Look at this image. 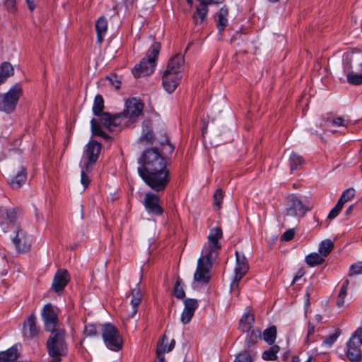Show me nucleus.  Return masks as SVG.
Here are the masks:
<instances>
[{
    "label": "nucleus",
    "instance_id": "1",
    "mask_svg": "<svg viewBox=\"0 0 362 362\" xmlns=\"http://www.w3.org/2000/svg\"><path fill=\"white\" fill-rule=\"evenodd\" d=\"M139 163L137 170L144 182L155 192L164 191L170 180L167 158L157 148H151L142 153Z\"/></svg>",
    "mask_w": 362,
    "mask_h": 362
},
{
    "label": "nucleus",
    "instance_id": "2",
    "mask_svg": "<svg viewBox=\"0 0 362 362\" xmlns=\"http://www.w3.org/2000/svg\"><path fill=\"white\" fill-rule=\"evenodd\" d=\"M223 233L221 228L216 227L210 230L207 242L204 245L201 257L197 261V266L194 274V281L200 284H206L209 281V271L212 267V261L217 257L221 249L220 239Z\"/></svg>",
    "mask_w": 362,
    "mask_h": 362
},
{
    "label": "nucleus",
    "instance_id": "3",
    "mask_svg": "<svg viewBox=\"0 0 362 362\" xmlns=\"http://www.w3.org/2000/svg\"><path fill=\"white\" fill-rule=\"evenodd\" d=\"M100 117V123L95 119H91V129L94 134L103 137L104 139H108L109 136L103 132L100 124L107 128L110 132H114L117 129L124 127L123 119L119 113L111 115L107 112H103Z\"/></svg>",
    "mask_w": 362,
    "mask_h": 362
},
{
    "label": "nucleus",
    "instance_id": "4",
    "mask_svg": "<svg viewBox=\"0 0 362 362\" xmlns=\"http://www.w3.org/2000/svg\"><path fill=\"white\" fill-rule=\"evenodd\" d=\"M160 47V44L158 42L153 43L147 52L146 57L143 58L133 69L132 74L134 77L146 76L154 71Z\"/></svg>",
    "mask_w": 362,
    "mask_h": 362
},
{
    "label": "nucleus",
    "instance_id": "5",
    "mask_svg": "<svg viewBox=\"0 0 362 362\" xmlns=\"http://www.w3.org/2000/svg\"><path fill=\"white\" fill-rule=\"evenodd\" d=\"M49 355L52 362H60L61 357L67 353V345L65 342V332L64 329L57 328V331L51 332L47 341Z\"/></svg>",
    "mask_w": 362,
    "mask_h": 362
},
{
    "label": "nucleus",
    "instance_id": "6",
    "mask_svg": "<svg viewBox=\"0 0 362 362\" xmlns=\"http://www.w3.org/2000/svg\"><path fill=\"white\" fill-rule=\"evenodd\" d=\"M100 332L103 340L107 349L118 351L122 348L123 340L116 327L110 323L102 325Z\"/></svg>",
    "mask_w": 362,
    "mask_h": 362
},
{
    "label": "nucleus",
    "instance_id": "7",
    "mask_svg": "<svg viewBox=\"0 0 362 362\" xmlns=\"http://www.w3.org/2000/svg\"><path fill=\"white\" fill-rule=\"evenodd\" d=\"M144 106V103L139 99L136 98L128 99L123 112L119 113L123 119L124 126L129 127L136 122L143 112Z\"/></svg>",
    "mask_w": 362,
    "mask_h": 362
},
{
    "label": "nucleus",
    "instance_id": "8",
    "mask_svg": "<svg viewBox=\"0 0 362 362\" xmlns=\"http://www.w3.org/2000/svg\"><path fill=\"white\" fill-rule=\"evenodd\" d=\"M313 209V204L303 202L300 197L291 194L287 197L286 216L303 217Z\"/></svg>",
    "mask_w": 362,
    "mask_h": 362
},
{
    "label": "nucleus",
    "instance_id": "9",
    "mask_svg": "<svg viewBox=\"0 0 362 362\" xmlns=\"http://www.w3.org/2000/svg\"><path fill=\"white\" fill-rule=\"evenodd\" d=\"M21 95L22 88L18 83L13 86L7 93L0 94V111L11 113L15 110Z\"/></svg>",
    "mask_w": 362,
    "mask_h": 362
},
{
    "label": "nucleus",
    "instance_id": "10",
    "mask_svg": "<svg viewBox=\"0 0 362 362\" xmlns=\"http://www.w3.org/2000/svg\"><path fill=\"white\" fill-rule=\"evenodd\" d=\"M362 327L357 329L347 343L346 356L351 361L358 362L362 359Z\"/></svg>",
    "mask_w": 362,
    "mask_h": 362
},
{
    "label": "nucleus",
    "instance_id": "11",
    "mask_svg": "<svg viewBox=\"0 0 362 362\" xmlns=\"http://www.w3.org/2000/svg\"><path fill=\"white\" fill-rule=\"evenodd\" d=\"M41 315L47 331L52 332L60 328L57 307L50 303L45 305L42 310Z\"/></svg>",
    "mask_w": 362,
    "mask_h": 362
},
{
    "label": "nucleus",
    "instance_id": "12",
    "mask_svg": "<svg viewBox=\"0 0 362 362\" xmlns=\"http://www.w3.org/2000/svg\"><path fill=\"white\" fill-rule=\"evenodd\" d=\"M235 255L236 264L234 268V278L230 284V290L232 291L238 289L239 281L249 270V266L245 256L240 255L238 251L235 252Z\"/></svg>",
    "mask_w": 362,
    "mask_h": 362
},
{
    "label": "nucleus",
    "instance_id": "13",
    "mask_svg": "<svg viewBox=\"0 0 362 362\" xmlns=\"http://www.w3.org/2000/svg\"><path fill=\"white\" fill-rule=\"evenodd\" d=\"M100 150V144L95 141H91L87 144L86 149L83 157V159H84L83 165L86 166V171H90L92 165L98 160Z\"/></svg>",
    "mask_w": 362,
    "mask_h": 362
},
{
    "label": "nucleus",
    "instance_id": "14",
    "mask_svg": "<svg viewBox=\"0 0 362 362\" xmlns=\"http://www.w3.org/2000/svg\"><path fill=\"white\" fill-rule=\"evenodd\" d=\"M146 211L154 216H160L163 213V209L160 205L159 197L152 192H148L145 194L143 202Z\"/></svg>",
    "mask_w": 362,
    "mask_h": 362
},
{
    "label": "nucleus",
    "instance_id": "15",
    "mask_svg": "<svg viewBox=\"0 0 362 362\" xmlns=\"http://www.w3.org/2000/svg\"><path fill=\"white\" fill-rule=\"evenodd\" d=\"M16 218V212L13 208L0 209V226L5 233L8 230L10 227H15Z\"/></svg>",
    "mask_w": 362,
    "mask_h": 362
},
{
    "label": "nucleus",
    "instance_id": "16",
    "mask_svg": "<svg viewBox=\"0 0 362 362\" xmlns=\"http://www.w3.org/2000/svg\"><path fill=\"white\" fill-rule=\"evenodd\" d=\"M132 299L130 302V308H127L122 313V318L124 320H129L134 317L137 313L138 306L141 302L142 294L139 288H134L131 292Z\"/></svg>",
    "mask_w": 362,
    "mask_h": 362
},
{
    "label": "nucleus",
    "instance_id": "17",
    "mask_svg": "<svg viewBox=\"0 0 362 362\" xmlns=\"http://www.w3.org/2000/svg\"><path fill=\"white\" fill-rule=\"evenodd\" d=\"M182 78V74L173 72L169 70H165L163 74L162 83L164 89L171 93L178 86Z\"/></svg>",
    "mask_w": 362,
    "mask_h": 362
},
{
    "label": "nucleus",
    "instance_id": "18",
    "mask_svg": "<svg viewBox=\"0 0 362 362\" xmlns=\"http://www.w3.org/2000/svg\"><path fill=\"white\" fill-rule=\"evenodd\" d=\"M13 243L19 252H25L30 248L31 238L25 231L16 228V235L13 238Z\"/></svg>",
    "mask_w": 362,
    "mask_h": 362
},
{
    "label": "nucleus",
    "instance_id": "19",
    "mask_svg": "<svg viewBox=\"0 0 362 362\" xmlns=\"http://www.w3.org/2000/svg\"><path fill=\"white\" fill-rule=\"evenodd\" d=\"M69 280L70 276L66 270H58L54 276L52 284V289L56 293L62 291L67 285Z\"/></svg>",
    "mask_w": 362,
    "mask_h": 362
},
{
    "label": "nucleus",
    "instance_id": "20",
    "mask_svg": "<svg viewBox=\"0 0 362 362\" xmlns=\"http://www.w3.org/2000/svg\"><path fill=\"white\" fill-rule=\"evenodd\" d=\"M39 329L36 325V319L33 315L29 316L23 323V334L25 338L31 339L37 335Z\"/></svg>",
    "mask_w": 362,
    "mask_h": 362
},
{
    "label": "nucleus",
    "instance_id": "21",
    "mask_svg": "<svg viewBox=\"0 0 362 362\" xmlns=\"http://www.w3.org/2000/svg\"><path fill=\"white\" fill-rule=\"evenodd\" d=\"M185 65V58L181 54H176L170 59L165 70L182 74Z\"/></svg>",
    "mask_w": 362,
    "mask_h": 362
},
{
    "label": "nucleus",
    "instance_id": "22",
    "mask_svg": "<svg viewBox=\"0 0 362 362\" xmlns=\"http://www.w3.org/2000/svg\"><path fill=\"white\" fill-rule=\"evenodd\" d=\"M228 9L226 6H223L220 8L218 12L215 15V21L216 23V27L219 32L225 30L228 25Z\"/></svg>",
    "mask_w": 362,
    "mask_h": 362
},
{
    "label": "nucleus",
    "instance_id": "23",
    "mask_svg": "<svg viewBox=\"0 0 362 362\" xmlns=\"http://www.w3.org/2000/svg\"><path fill=\"white\" fill-rule=\"evenodd\" d=\"M95 30L97 33V41L98 43H102L104 36L105 35L107 30V21L103 16L100 17L95 23Z\"/></svg>",
    "mask_w": 362,
    "mask_h": 362
},
{
    "label": "nucleus",
    "instance_id": "24",
    "mask_svg": "<svg viewBox=\"0 0 362 362\" xmlns=\"http://www.w3.org/2000/svg\"><path fill=\"white\" fill-rule=\"evenodd\" d=\"M27 173L23 167H21L17 171L16 175L11 180V185L13 189H19L25 182Z\"/></svg>",
    "mask_w": 362,
    "mask_h": 362
},
{
    "label": "nucleus",
    "instance_id": "25",
    "mask_svg": "<svg viewBox=\"0 0 362 362\" xmlns=\"http://www.w3.org/2000/svg\"><path fill=\"white\" fill-rule=\"evenodd\" d=\"M254 320V316L251 313H244L240 320L239 328L243 332H248L252 327Z\"/></svg>",
    "mask_w": 362,
    "mask_h": 362
},
{
    "label": "nucleus",
    "instance_id": "26",
    "mask_svg": "<svg viewBox=\"0 0 362 362\" xmlns=\"http://www.w3.org/2000/svg\"><path fill=\"white\" fill-rule=\"evenodd\" d=\"M175 344V342L174 339H172L171 341L168 343V337L164 335L161 341L158 344L156 354H163L165 352H170L174 349Z\"/></svg>",
    "mask_w": 362,
    "mask_h": 362
},
{
    "label": "nucleus",
    "instance_id": "27",
    "mask_svg": "<svg viewBox=\"0 0 362 362\" xmlns=\"http://www.w3.org/2000/svg\"><path fill=\"white\" fill-rule=\"evenodd\" d=\"M208 12V7L199 3V6L197 7L196 12L193 15L194 23L197 25L202 24L206 19Z\"/></svg>",
    "mask_w": 362,
    "mask_h": 362
},
{
    "label": "nucleus",
    "instance_id": "28",
    "mask_svg": "<svg viewBox=\"0 0 362 362\" xmlns=\"http://www.w3.org/2000/svg\"><path fill=\"white\" fill-rule=\"evenodd\" d=\"M303 163L304 160L303 158L296 153L293 152L289 157V165L291 172L292 173L293 170H297L303 164Z\"/></svg>",
    "mask_w": 362,
    "mask_h": 362
},
{
    "label": "nucleus",
    "instance_id": "29",
    "mask_svg": "<svg viewBox=\"0 0 362 362\" xmlns=\"http://www.w3.org/2000/svg\"><path fill=\"white\" fill-rule=\"evenodd\" d=\"M305 262L308 265L315 267L324 262V257H322L320 253L313 252L306 256Z\"/></svg>",
    "mask_w": 362,
    "mask_h": 362
},
{
    "label": "nucleus",
    "instance_id": "30",
    "mask_svg": "<svg viewBox=\"0 0 362 362\" xmlns=\"http://www.w3.org/2000/svg\"><path fill=\"white\" fill-rule=\"evenodd\" d=\"M276 338V328L275 326H272L266 329L263 332V339L269 344L274 343Z\"/></svg>",
    "mask_w": 362,
    "mask_h": 362
},
{
    "label": "nucleus",
    "instance_id": "31",
    "mask_svg": "<svg viewBox=\"0 0 362 362\" xmlns=\"http://www.w3.org/2000/svg\"><path fill=\"white\" fill-rule=\"evenodd\" d=\"M279 346L274 345L262 354V358L265 361H274L277 358V353L279 351Z\"/></svg>",
    "mask_w": 362,
    "mask_h": 362
},
{
    "label": "nucleus",
    "instance_id": "32",
    "mask_svg": "<svg viewBox=\"0 0 362 362\" xmlns=\"http://www.w3.org/2000/svg\"><path fill=\"white\" fill-rule=\"evenodd\" d=\"M334 247L333 243L330 240L321 242L319 246V252L322 257L328 255Z\"/></svg>",
    "mask_w": 362,
    "mask_h": 362
},
{
    "label": "nucleus",
    "instance_id": "33",
    "mask_svg": "<svg viewBox=\"0 0 362 362\" xmlns=\"http://www.w3.org/2000/svg\"><path fill=\"white\" fill-rule=\"evenodd\" d=\"M104 107L103 98L100 95H97L95 97L94 103L93 105V114L100 116L102 114V111Z\"/></svg>",
    "mask_w": 362,
    "mask_h": 362
},
{
    "label": "nucleus",
    "instance_id": "34",
    "mask_svg": "<svg viewBox=\"0 0 362 362\" xmlns=\"http://www.w3.org/2000/svg\"><path fill=\"white\" fill-rule=\"evenodd\" d=\"M13 74V68L11 64L8 62H4L0 66V78H4V81L6 80L8 77L11 76Z\"/></svg>",
    "mask_w": 362,
    "mask_h": 362
},
{
    "label": "nucleus",
    "instance_id": "35",
    "mask_svg": "<svg viewBox=\"0 0 362 362\" xmlns=\"http://www.w3.org/2000/svg\"><path fill=\"white\" fill-rule=\"evenodd\" d=\"M255 354L250 351L240 353L235 358L234 362H252Z\"/></svg>",
    "mask_w": 362,
    "mask_h": 362
},
{
    "label": "nucleus",
    "instance_id": "36",
    "mask_svg": "<svg viewBox=\"0 0 362 362\" xmlns=\"http://www.w3.org/2000/svg\"><path fill=\"white\" fill-rule=\"evenodd\" d=\"M354 196L355 189L354 188H349L343 192L338 201L344 205L345 203L350 201Z\"/></svg>",
    "mask_w": 362,
    "mask_h": 362
},
{
    "label": "nucleus",
    "instance_id": "37",
    "mask_svg": "<svg viewBox=\"0 0 362 362\" xmlns=\"http://www.w3.org/2000/svg\"><path fill=\"white\" fill-rule=\"evenodd\" d=\"M182 281L181 279L178 278L175 282V285L174 287V295L176 298L179 299H182L185 296V291L182 287Z\"/></svg>",
    "mask_w": 362,
    "mask_h": 362
},
{
    "label": "nucleus",
    "instance_id": "38",
    "mask_svg": "<svg viewBox=\"0 0 362 362\" xmlns=\"http://www.w3.org/2000/svg\"><path fill=\"white\" fill-rule=\"evenodd\" d=\"M184 304L185 310L194 314V312L198 307V302L197 300L193 298H187L185 300Z\"/></svg>",
    "mask_w": 362,
    "mask_h": 362
},
{
    "label": "nucleus",
    "instance_id": "39",
    "mask_svg": "<svg viewBox=\"0 0 362 362\" xmlns=\"http://www.w3.org/2000/svg\"><path fill=\"white\" fill-rule=\"evenodd\" d=\"M349 83L352 85L362 84V73L361 74H349L346 76Z\"/></svg>",
    "mask_w": 362,
    "mask_h": 362
},
{
    "label": "nucleus",
    "instance_id": "40",
    "mask_svg": "<svg viewBox=\"0 0 362 362\" xmlns=\"http://www.w3.org/2000/svg\"><path fill=\"white\" fill-rule=\"evenodd\" d=\"M314 333H315V326L311 322H308L307 335H306V338H305V343L306 344L308 345V344L314 342L315 341H316V339L314 336Z\"/></svg>",
    "mask_w": 362,
    "mask_h": 362
},
{
    "label": "nucleus",
    "instance_id": "41",
    "mask_svg": "<svg viewBox=\"0 0 362 362\" xmlns=\"http://www.w3.org/2000/svg\"><path fill=\"white\" fill-rule=\"evenodd\" d=\"M223 198V193L221 189H218L214 194V204L217 210L221 208V202Z\"/></svg>",
    "mask_w": 362,
    "mask_h": 362
},
{
    "label": "nucleus",
    "instance_id": "42",
    "mask_svg": "<svg viewBox=\"0 0 362 362\" xmlns=\"http://www.w3.org/2000/svg\"><path fill=\"white\" fill-rule=\"evenodd\" d=\"M339 336V332L336 331L335 333L330 334L329 337H326L322 342L323 346H326L327 347H331L333 344L336 341L338 337Z\"/></svg>",
    "mask_w": 362,
    "mask_h": 362
},
{
    "label": "nucleus",
    "instance_id": "43",
    "mask_svg": "<svg viewBox=\"0 0 362 362\" xmlns=\"http://www.w3.org/2000/svg\"><path fill=\"white\" fill-rule=\"evenodd\" d=\"M153 141V134L149 129H145L143 131L142 134L140 137V141L145 143L146 144L151 143Z\"/></svg>",
    "mask_w": 362,
    "mask_h": 362
},
{
    "label": "nucleus",
    "instance_id": "44",
    "mask_svg": "<svg viewBox=\"0 0 362 362\" xmlns=\"http://www.w3.org/2000/svg\"><path fill=\"white\" fill-rule=\"evenodd\" d=\"M84 334L88 337H95L98 334V330L95 325L88 324L85 325Z\"/></svg>",
    "mask_w": 362,
    "mask_h": 362
},
{
    "label": "nucleus",
    "instance_id": "45",
    "mask_svg": "<svg viewBox=\"0 0 362 362\" xmlns=\"http://www.w3.org/2000/svg\"><path fill=\"white\" fill-rule=\"evenodd\" d=\"M327 122H330L332 126L334 127H346L347 125V122L344 120V119L341 117H337L336 118H328L327 119Z\"/></svg>",
    "mask_w": 362,
    "mask_h": 362
},
{
    "label": "nucleus",
    "instance_id": "46",
    "mask_svg": "<svg viewBox=\"0 0 362 362\" xmlns=\"http://www.w3.org/2000/svg\"><path fill=\"white\" fill-rule=\"evenodd\" d=\"M343 206L344 205L340 202L338 201L335 206L332 208V210L329 211L328 214V218H334L339 214Z\"/></svg>",
    "mask_w": 362,
    "mask_h": 362
},
{
    "label": "nucleus",
    "instance_id": "47",
    "mask_svg": "<svg viewBox=\"0 0 362 362\" xmlns=\"http://www.w3.org/2000/svg\"><path fill=\"white\" fill-rule=\"evenodd\" d=\"M362 274V262H358L350 267V275H358Z\"/></svg>",
    "mask_w": 362,
    "mask_h": 362
},
{
    "label": "nucleus",
    "instance_id": "48",
    "mask_svg": "<svg viewBox=\"0 0 362 362\" xmlns=\"http://www.w3.org/2000/svg\"><path fill=\"white\" fill-rule=\"evenodd\" d=\"M193 316H194L193 313L183 309L182 314H181V317H180L181 322L184 325H186L190 322V320Z\"/></svg>",
    "mask_w": 362,
    "mask_h": 362
},
{
    "label": "nucleus",
    "instance_id": "49",
    "mask_svg": "<svg viewBox=\"0 0 362 362\" xmlns=\"http://www.w3.org/2000/svg\"><path fill=\"white\" fill-rule=\"evenodd\" d=\"M295 235L294 229H288L282 235L281 240L283 241H289L293 238Z\"/></svg>",
    "mask_w": 362,
    "mask_h": 362
},
{
    "label": "nucleus",
    "instance_id": "50",
    "mask_svg": "<svg viewBox=\"0 0 362 362\" xmlns=\"http://www.w3.org/2000/svg\"><path fill=\"white\" fill-rule=\"evenodd\" d=\"M81 182L84 187H86L90 183V178L86 174L85 170L83 169H82L81 173Z\"/></svg>",
    "mask_w": 362,
    "mask_h": 362
},
{
    "label": "nucleus",
    "instance_id": "51",
    "mask_svg": "<svg viewBox=\"0 0 362 362\" xmlns=\"http://www.w3.org/2000/svg\"><path fill=\"white\" fill-rule=\"evenodd\" d=\"M166 144H163V153H171L174 150V146L166 139Z\"/></svg>",
    "mask_w": 362,
    "mask_h": 362
},
{
    "label": "nucleus",
    "instance_id": "52",
    "mask_svg": "<svg viewBox=\"0 0 362 362\" xmlns=\"http://www.w3.org/2000/svg\"><path fill=\"white\" fill-rule=\"evenodd\" d=\"M107 78L110 80V81L115 87L116 89L119 88L120 81L118 80L117 76L116 75H112L110 77H107Z\"/></svg>",
    "mask_w": 362,
    "mask_h": 362
},
{
    "label": "nucleus",
    "instance_id": "53",
    "mask_svg": "<svg viewBox=\"0 0 362 362\" xmlns=\"http://www.w3.org/2000/svg\"><path fill=\"white\" fill-rule=\"evenodd\" d=\"M349 280H346L344 281V282L343 283L341 288H340V291H339V296H346V293H347V288H348V286H349Z\"/></svg>",
    "mask_w": 362,
    "mask_h": 362
},
{
    "label": "nucleus",
    "instance_id": "54",
    "mask_svg": "<svg viewBox=\"0 0 362 362\" xmlns=\"http://www.w3.org/2000/svg\"><path fill=\"white\" fill-rule=\"evenodd\" d=\"M4 4L8 11H13L15 10L16 0H4Z\"/></svg>",
    "mask_w": 362,
    "mask_h": 362
},
{
    "label": "nucleus",
    "instance_id": "55",
    "mask_svg": "<svg viewBox=\"0 0 362 362\" xmlns=\"http://www.w3.org/2000/svg\"><path fill=\"white\" fill-rule=\"evenodd\" d=\"M201 4H204L206 7L211 4H218L223 1V0H198Z\"/></svg>",
    "mask_w": 362,
    "mask_h": 362
},
{
    "label": "nucleus",
    "instance_id": "56",
    "mask_svg": "<svg viewBox=\"0 0 362 362\" xmlns=\"http://www.w3.org/2000/svg\"><path fill=\"white\" fill-rule=\"evenodd\" d=\"M345 297L346 296H341L338 295V298H337V305L339 308H341L344 305Z\"/></svg>",
    "mask_w": 362,
    "mask_h": 362
},
{
    "label": "nucleus",
    "instance_id": "57",
    "mask_svg": "<svg viewBox=\"0 0 362 362\" xmlns=\"http://www.w3.org/2000/svg\"><path fill=\"white\" fill-rule=\"evenodd\" d=\"M27 1V4H28V6L29 8V9L33 11L35 8V4L33 1H30V0H26Z\"/></svg>",
    "mask_w": 362,
    "mask_h": 362
},
{
    "label": "nucleus",
    "instance_id": "58",
    "mask_svg": "<svg viewBox=\"0 0 362 362\" xmlns=\"http://www.w3.org/2000/svg\"><path fill=\"white\" fill-rule=\"evenodd\" d=\"M156 362H166L163 354H157V358Z\"/></svg>",
    "mask_w": 362,
    "mask_h": 362
},
{
    "label": "nucleus",
    "instance_id": "59",
    "mask_svg": "<svg viewBox=\"0 0 362 362\" xmlns=\"http://www.w3.org/2000/svg\"><path fill=\"white\" fill-rule=\"evenodd\" d=\"M303 276V273L300 271H299L297 274L295 276L292 284H294L296 281H298V279L301 278Z\"/></svg>",
    "mask_w": 362,
    "mask_h": 362
},
{
    "label": "nucleus",
    "instance_id": "60",
    "mask_svg": "<svg viewBox=\"0 0 362 362\" xmlns=\"http://www.w3.org/2000/svg\"><path fill=\"white\" fill-rule=\"evenodd\" d=\"M305 306L308 307L310 305V293L307 291L305 294Z\"/></svg>",
    "mask_w": 362,
    "mask_h": 362
},
{
    "label": "nucleus",
    "instance_id": "61",
    "mask_svg": "<svg viewBox=\"0 0 362 362\" xmlns=\"http://www.w3.org/2000/svg\"><path fill=\"white\" fill-rule=\"evenodd\" d=\"M354 209V205H351L349 206V208L346 210V214H349Z\"/></svg>",
    "mask_w": 362,
    "mask_h": 362
},
{
    "label": "nucleus",
    "instance_id": "62",
    "mask_svg": "<svg viewBox=\"0 0 362 362\" xmlns=\"http://www.w3.org/2000/svg\"><path fill=\"white\" fill-rule=\"evenodd\" d=\"M127 5H132L134 0H124Z\"/></svg>",
    "mask_w": 362,
    "mask_h": 362
},
{
    "label": "nucleus",
    "instance_id": "63",
    "mask_svg": "<svg viewBox=\"0 0 362 362\" xmlns=\"http://www.w3.org/2000/svg\"><path fill=\"white\" fill-rule=\"evenodd\" d=\"M291 362H299V358L298 357H293Z\"/></svg>",
    "mask_w": 362,
    "mask_h": 362
},
{
    "label": "nucleus",
    "instance_id": "64",
    "mask_svg": "<svg viewBox=\"0 0 362 362\" xmlns=\"http://www.w3.org/2000/svg\"><path fill=\"white\" fill-rule=\"evenodd\" d=\"M315 318H316V320H317V321H320V320H321V319H322V317H321V315H317L315 316Z\"/></svg>",
    "mask_w": 362,
    "mask_h": 362
}]
</instances>
